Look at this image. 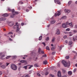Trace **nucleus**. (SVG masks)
Returning <instances> with one entry per match:
<instances>
[{"instance_id": "nucleus-5", "label": "nucleus", "mask_w": 77, "mask_h": 77, "mask_svg": "<svg viewBox=\"0 0 77 77\" xmlns=\"http://www.w3.org/2000/svg\"><path fill=\"white\" fill-rule=\"evenodd\" d=\"M62 27L64 29H65L67 27V25L65 23H63L62 25Z\"/></svg>"}, {"instance_id": "nucleus-2", "label": "nucleus", "mask_w": 77, "mask_h": 77, "mask_svg": "<svg viewBox=\"0 0 77 77\" xmlns=\"http://www.w3.org/2000/svg\"><path fill=\"white\" fill-rule=\"evenodd\" d=\"M15 24L16 25H14L13 27V28L14 29H17L16 32H18V31H19V30H20V28H19V26L18 25V23H16Z\"/></svg>"}, {"instance_id": "nucleus-31", "label": "nucleus", "mask_w": 77, "mask_h": 77, "mask_svg": "<svg viewBox=\"0 0 77 77\" xmlns=\"http://www.w3.org/2000/svg\"><path fill=\"white\" fill-rule=\"evenodd\" d=\"M62 71L63 73H65L66 72V70L64 69H62Z\"/></svg>"}, {"instance_id": "nucleus-55", "label": "nucleus", "mask_w": 77, "mask_h": 77, "mask_svg": "<svg viewBox=\"0 0 77 77\" xmlns=\"http://www.w3.org/2000/svg\"><path fill=\"white\" fill-rule=\"evenodd\" d=\"M52 55H54V54H55V52H52Z\"/></svg>"}, {"instance_id": "nucleus-61", "label": "nucleus", "mask_w": 77, "mask_h": 77, "mask_svg": "<svg viewBox=\"0 0 77 77\" xmlns=\"http://www.w3.org/2000/svg\"><path fill=\"white\" fill-rule=\"evenodd\" d=\"M25 77H29V75H27L25 76Z\"/></svg>"}, {"instance_id": "nucleus-28", "label": "nucleus", "mask_w": 77, "mask_h": 77, "mask_svg": "<svg viewBox=\"0 0 77 77\" xmlns=\"http://www.w3.org/2000/svg\"><path fill=\"white\" fill-rule=\"evenodd\" d=\"M69 44L70 45H71V44H72V41H70L69 42Z\"/></svg>"}, {"instance_id": "nucleus-25", "label": "nucleus", "mask_w": 77, "mask_h": 77, "mask_svg": "<svg viewBox=\"0 0 77 77\" xmlns=\"http://www.w3.org/2000/svg\"><path fill=\"white\" fill-rule=\"evenodd\" d=\"M68 74L69 75H71V74H72V72L71 71L68 72Z\"/></svg>"}, {"instance_id": "nucleus-39", "label": "nucleus", "mask_w": 77, "mask_h": 77, "mask_svg": "<svg viewBox=\"0 0 77 77\" xmlns=\"http://www.w3.org/2000/svg\"><path fill=\"white\" fill-rule=\"evenodd\" d=\"M50 77H54V75H53L52 74H50Z\"/></svg>"}, {"instance_id": "nucleus-26", "label": "nucleus", "mask_w": 77, "mask_h": 77, "mask_svg": "<svg viewBox=\"0 0 77 77\" xmlns=\"http://www.w3.org/2000/svg\"><path fill=\"white\" fill-rule=\"evenodd\" d=\"M55 48H56V47L54 46L51 48V50H55Z\"/></svg>"}, {"instance_id": "nucleus-58", "label": "nucleus", "mask_w": 77, "mask_h": 77, "mask_svg": "<svg viewBox=\"0 0 77 77\" xmlns=\"http://www.w3.org/2000/svg\"><path fill=\"white\" fill-rule=\"evenodd\" d=\"M24 57H27V55H24Z\"/></svg>"}, {"instance_id": "nucleus-19", "label": "nucleus", "mask_w": 77, "mask_h": 77, "mask_svg": "<svg viewBox=\"0 0 77 77\" xmlns=\"http://www.w3.org/2000/svg\"><path fill=\"white\" fill-rule=\"evenodd\" d=\"M15 16V14H12L11 15V18H14Z\"/></svg>"}, {"instance_id": "nucleus-48", "label": "nucleus", "mask_w": 77, "mask_h": 77, "mask_svg": "<svg viewBox=\"0 0 77 77\" xmlns=\"http://www.w3.org/2000/svg\"><path fill=\"white\" fill-rule=\"evenodd\" d=\"M41 53H42V54H45L44 52L43 51H41Z\"/></svg>"}, {"instance_id": "nucleus-63", "label": "nucleus", "mask_w": 77, "mask_h": 77, "mask_svg": "<svg viewBox=\"0 0 77 77\" xmlns=\"http://www.w3.org/2000/svg\"><path fill=\"white\" fill-rule=\"evenodd\" d=\"M2 74V72L1 71H0V75H1Z\"/></svg>"}, {"instance_id": "nucleus-1", "label": "nucleus", "mask_w": 77, "mask_h": 77, "mask_svg": "<svg viewBox=\"0 0 77 77\" xmlns=\"http://www.w3.org/2000/svg\"><path fill=\"white\" fill-rule=\"evenodd\" d=\"M62 63L65 67L68 66H69L70 65V62H69L67 63L66 61L63 60L62 61Z\"/></svg>"}, {"instance_id": "nucleus-18", "label": "nucleus", "mask_w": 77, "mask_h": 77, "mask_svg": "<svg viewBox=\"0 0 77 77\" xmlns=\"http://www.w3.org/2000/svg\"><path fill=\"white\" fill-rule=\"evenodd\" d=\"M43 64L44 65H45L46 64H47V60H45L43 62Z\"/></svg>"}, {"instance_id": "nucleus-60", "label": "nucleus", "mask_w": 77, "mask_h": 77, "mask_svg": "<svg viewBox=\"0 0 77 77\" xmlns=\"http://www.w3.org/2000/svg\"><path fill=\"white\" fill-rule=\"evenodd\" d=\"M65 42H66V44H68V41H67V40H66L65 41Z\"/></svg>"}, {"instance_id": "nucleus-49", "label": "nucleus", "mask_w": 77, "mask_h": 77, "mask_svg": "<svg viewBox=\"0 0 77 77\" xmlns=\"http://www.w3.org/2000/svg\"><path fill=\"white\" fill-rule=\"evenodd\" d=\"M70 29L69 28H67L66 29V31H69Z\"/></svg>"}, {"instance_id": "nucleus-10", "label": "nucleus", "mask_w": 77, "mask_h": 77, "mask_svg": "<svg viewBox=\"0 0 77 77\" xmlns=\"http://www.w3.org/2000/svg\"><path fill=\"white\" fill-rule=\"evenodd\" d=\"M56 34L57 35H60V31H59V29H57Z\"/></svg>"}, {"instance_id": "nucleus-13", "label": "nucleus", "mask_w": 77, "mask_h": 77, "mask_svg": "<svg viewBox=\"0 0 77 77\" xmlns=\"http://www.w3.org/2000/svg\"><path fill=\"white\" fill-rule=\"evenodd\" d=\"M56 23V21L55 20H53L51 21L50 23L51 24H54V23Z\"/></svg>"}, {"instance_id": "nucleus-37", "label": "nucleus", "mask_w": 77, "mask_h": 77, "mask_svg": "<svg viewBox=\"0 0 77 77\" xmlns=\"http://www.w3.org/2000/svg\"><path fill=\"white\" fill-rule=\"evenodd\" d=\"M63 38L64 39H66V38H67V36L66 35H64L63 36Z\"/></svg>"}, {"instance_id": "nucleus-52", "label": "nucleus", "mask_w": 77, "mask_h": 77, "mask_svg": "<svg viewBox=\"0 0 77 77\" xmlns=\"http://www.w3.org/2000/svg\"><path fill=\"white\" fill-rule=\"evenodd\" d=\"M66 24L67 25H67H69V23L68 22H67L66 23Z\"/></svg>"}, {"instance_id": "nucleus-57", "label": "nucleus", "mask_w": 77, "mask_h": 77, "mask_svg": "<svg viewBox=\"0 0 77 77\" xmlns=\"http://www.w3.org/2000/svg\"><path fill=\"white\" fill-rule=\"evenodd\" d=\"M14 13L15 14H18V12H15Z\"/></svg>"}, {"instance_id": "nucleus-64", "label": "nucleus", "mask_w": 77, "mask_h": 77, "mask_svg": "<svg viewBox=\"0 0 77 77\" xmlns=\"http://www.w3.org/2000/svg\"><path fill=\"white\" fill-rule=\"evenodd\" d=\"M75 39L76 40H77V36L75 37Z\"/></svg>"}, {"instance_id": "nucleus-59", "label": "nucleus", "mask_w": 77, "mask_h": 77, "mask_svg": "<svg viewBox=\"0 0 77 77\" xmlns=\"http://www.w3.org/2000/svg\"><path fill=\"white\" fill-rule=\"evenodd\" d=\"M24 23H21V26H24Z\"/></svg>"}, {"instance_id": "nucleus-21", "label": "nucleus", "mask_w": 77, "mask_h": 77, "mask_svg": "<svg viewBox=\"0 0 77 77\" xmlns=\"http://www.w3.org/2000/svg\"><path fill=\"white\" fill-rule=\"evenodd\" d=\"M9 25L10 26H12L14 25V24H13L12 22H10L9 23Z\"/></svg>"}, {"instance_id": "nucleus-33", "label": "nucleus", "mask_w": 77, "mask_h": 77, "mask_svg": "<svg viewBox=\"0 0 77 77\" xmlns=\"http://www.w3.org/2000/svg\"><path fill=\"white\" fill-rule=\"evenodd\" d=\"M8 34H9V35H13V33L12 32H9Z\"/></svg>"}, {"instance_id": "nucleus-17", "label": "nucleus", "mask_w": 77, "mask_h": 77, "mask_svg": "<svg viewBox=\"0 0 77 77\" xmlns=\"http://www.w3.org/2000/svg\"><path fill=\"white\" fill-rule=\"evenodd\" d=\"M69 36H72V35H73V33L71 32H69Z\"/></svg>"}, {"instance_id": "nucleus-43", "label": "nucleus", "mask_w": 77, "mask_h": 77, "mask_svg": "<svg viewBox=\"0 0 77 77\" xmlns=\"http://www.w3.org/2000/svg\"><path fill=\"white\" fill-rule=\"evenodd\" d=\"M9 64H10V63H6V66H7L8 65H9Z\"/></svg>"}, {"instance_id": "nucleus-44", "label": "nucleus", "mask_w": 77, "mask_h": 77, "mask_svg": "<svg viewBox=\"0 0 77 77\" xmlns=\"http://www.w3.org/2000/svg\"><path fill=\"white\" fill-rule=\"evenodd\" d=\"M24 68L25 69H27V66H24Z\"/></svg>"}, {"instance_id": "nucleus-4", "label": "nucleus", "mask_w": 77, "mask_h": 77, "mask_svg": "<svg viewBox=\"0 0 77 77\" xmlns=\"http://www.w3.org/2000/svg\"><path fill=\"white\" fill-rule=\"evenodd\" d=\"M7 11H9V12H12V13H14L15 12V10L14 9L11 10L10 8H8V9L7 10Z\"/></svg>"}, {"instance_id": "nucleus-53", "label": "nucleus", "mask_w": 77, "mask_h": 77, "mask_svg": "<svg viewBox=\"0 0 77 77\" xmlns=\"http://www.w3.org/2000/svg\"><path fill=\"white\" fill-rule=\"evenodd\" d=\"M73 32H74V33H77V30H74V31H73Z\"/></svg>"}, {"instance_id": "nucleus-34", "label": "nucleus", "mask_w": 77, "mask_h": 77, "mask_svg": "<svg viewBox=\"0 0 77 77\" xmlns=\"http://www.w3.org/2000/svg\"><path fill=\"white\" fill-rule=\"evenodd\" d=\"M17 57V56H13V59H16Z\"/></svg>"}, {"instance_id": "nucleus-46", "label": "nucleus", "mask_w": 77, "mask_h": 77, "mask_svg": "<svg viewBox=\"0 0 77 77\" xmlns=\"http://www.w3.org/2000/svg\"><path fill=\"white\" fill-rule=\"evenodd\" d=\"M33 66L32 65H31L30 66L29 68V69H30L32 67H33Z\"/></svg>"}, {"instance_id": "nucleus-50", "label": "nucleus", "mask_w": 77, "mask_h": 77, "mask_svg": "<svg viewBox=\"0 0 77 77\" xmlns=\"http://www.w3.org/2000/svg\"><path fill=\"white\" fill-rule=\"evenodd\" d=\"M57 65L58 66H59V67L60 66V63H57Z\"/></svg>"}, {"instance_id": "nucleus-27", "label": "nucleus", "mask_w": 77, "mask_h": 77, "mask_svg": "<svg viewBox=\"0 0 77 77\" xmlns=\"http://www.w3.org/2000/svg\"><path fill=\"white\" fill-rule=\"evenodd\" d=\"M41 48H39L38 49V53H39V54H40V52H41Z\"/></svg>"}, {"instance_id": "nucleus-47", "label": "nucleus", "mask_w": 77, "mask_h": 77, "mask_svg": "<svg viewBox=\"0 0 77 77\" xmlns=\"http://www.w3.org/2000/svg\"><path fill=\"white\" fill-rule=\"evenodd\" d=\"M74 28L75 29H77V25H75Z\"/></svg>"}, {"instance_id": "nucleus-32", "label": "nucleus", "mask_w": 77, "mask_h": 77, "mask_svg": "<svg viewBox=\"0 0 77 77\" xmlns=\"http://www.w3.org/2000/svg\"><path fill=\"white\" fill-rule=\"evenodd\" d=\"M46 50H49V51L50 50V48L48 46H47L46 48Z\"/></svg>"}, {"instance_id": "nucleus-35", "label": "nucleus", "mask_w": 77, "mask_h": 77, "mask_svg": "<svg viewBox=\"0 0 77 77\" xmlns=\"http://www.w3.org/2000/svg\"><path fill=\"white\" fill-rule=\"evenodd\" d=\"M48 74H49L48 72H46L45 73V75H48Z\"/></svg>"}, {"instance_id": "nucleus-15", "label": "nucleus", "mask_w": 77, "mask_h": 77, "mask_svg": "<svg viewBox=\"0 0 77 77\" xmlns=\"http://www.w3.org/2000/svg\"><path fill=\"white\" fill-rule=\"evenodd\" d=\"M21 63H27V61L25 60H22L20 61Z\"/></svg>"}, {"instance_id": "nucleus-7", "label": "nucleus", "mask_w": 77, "mask_h": 77, "mask_svg": "<svg viewBox=\"0 0 77 77\" xmlns=\"http://www.w3.org/2000/svg\"><path fill=\"white\" fill-rule=\"evenodd\" d=\"M64 12L65 13H69L71 12V10L68 9H65L64 10Z\"/></svg>"}, {"instance_id": "nucleus-42", "label": "nucleus", "mask_w": 77, "mask_h": 77, "mask_svg": "<svg viewBox=\"0 0 77 77\" xmlns=\"http://www.w3.org/2000/svg\"><path fill=\"white\" fill-rule=\"evenodd\" d=\"M34 66H36V67H38V65L36 64H35L34 65Z\"/></svg>"}, {"instance_id": "nucleus-11", "label": "nucleus", "mask_w": 77, "mask_h": 77, "mask_svg": "<svg viewBox=\"0 0 77 77\" xmlns=\"http://www.w3.org/2000/svg\"><path fill=\"white\" fill-rule=\"evenodd\" d=\"M69 25L70 26H71V27H74V25H72V23L71 22L69 23Z\"/></svg>"}, {"instance_id": "nucleus-56", "label": "nucleus", "mask_w": 77, "mask_h": 77, "mask_svg": "<svg viewBox=\"0 0 77 77\" xmlns=\"http://www.w3.org/2000/svg\"><path fill=\"white\" fill-rule=\"evenodd\" d=\"M42 44H43V45H44V46H45V43L44 42L42 43Z\"/></svg>"}, {"instance_id": "nucleus-6", "label": "nucleus", "mask_w": 77, "mask_h": 77, "mask_svg": "<svg viewBox=\"0 0 77 77\" xmlns=\"http://www.w3.org/2000/svg\"><path fill=\"white\" fill-rule=\"evenodd\" d=\"M60 15V12L57 11L55 14V17H56L57 15L59 16Z\"/></svg>"}, {"instance_id": "nucleus-54", "label": "nucleus", "mask_w": 77, "mask_h": 77, "mask_svg": "<svg viewBox=\"0 0 77 77\" xmlns=\"http://www.w3.org/2000/svg\"><path fill=\"white\" fill-rule=\"evenodd\" d=\"M9 40H10V41H12L13 40H12V38H9Z\"/></svg>"}, {"instance_id": "nucleus-38", "label": "nucleus", "mask_w": 77, "mask_h": 77, "mask_svg": "<svg viewBox=\"0 0 77 77\" xmlns=\"http://www.w3.org/2000/svg\"><path fill=\"white\" fill-rule=\"evenodd\" d=\"M62 46H60L59 48V50H62Z\"/></svg>"}, {"instance_id": "nucleus-29", "label": "nucleus", "mask_w": 77, "mask_h": 77, "mask_svg": "<svg viewBox=\"0 0 77 77\" xmlns=\"http://www.w3.org/2000/svg\"><path fill=\"white\" fill-rule=\"evenodd\" d=\"M11 57V56H8L6 57V59H9Z\"/></svg>"}, {"instance_id": "nucleus-16", "label": "nucleus", "mask_w": 77, "mask_h": 77, "mask_svg": "<svg viewBox=\"0 0 77 77\" xmlns=\"http://www.w3.org/2000/svg\"><path fill=\"white\" fill-rule=\"evenodd\" d=\"M1 67L2 68L4 69V68H5L6 67V66L5 65H2L1 66Z\"/></svg>"}, {"instance_id": "nucleus-36", "label": "nucleus", "mask_w": 77, "mask_h": 77, "mask_svg": "<svg viewBox=\"0 0 77 77\" xmlns=\"http://www.w3.org/2000/svg\"><path fill=\"white\" fill-rule=\"evenodd\" d=\"M66 58L68 59L69 58V56H66Z\"/></svg>"}, {"instance_id": "nucleus-8", "label": "nucleus", "mask_w": 77, "mask_h": 77, "mask_svg": "<svg viewBox=\"0 0 77 77\" xmlns=\"http://www.w3.org/2000/svg\"><path fill=\"white\" fill-rule=\"evenodd\" d=\"M57 75L58 77H61L62 75H61V73H60V71H59L58 72Z\"/></svg>"}, {"instance_id": "nucleus-12", "label": "nucleus", "mask_w": 77, "mask_h": 77, "mask_svg": "<svg viewBox=\"0 0 77 77\" xmlns=\"http://www.w3.org/2000/svg\"><path fill=\"white\" fill-rule=\"evenodd\" d=\"M6 20V18L5 17H1L0 18V21H5Z\"/></svg>"}, {"instance_id": "nucleus-14", "label": "nucleus", "mask_w": 77, "mask_h": 77, "mask_svg": "<svg viewBox=\"0 0 77 77\" xmlns=\"http://www.w3.org/2000/svg\"><path fill=\"white\" fill-rule=\"evenodd\" d=\"M8 16H9V14H8L6 13L2 15L3 17H8Z\"/></svg>"}, {"instance_id": "nucleus-3", "label": "nucleus", "mask_w": 77, "mask_h": 77, "mask_svg": "<svg viewBox=\"0 0 77 77\" xmlns=\"http://www.w3.org/2000/svg\"><path fill=\"white\" fill-rule=\"evenodd\" d=\"M11 69L13 70H17V66L14 64H12L11 65Z\"/></svg>"}, {"instance_id": "nucleus-20", "label": "nucleus", "mask_w": 77, "mask_h": 77, "mask_svg": "<svg viewBox=\"0 0 77 77\" xmlns=\"http://www.w3.org/2000/svg\"><path fill=\"white\" fill-rule=\"evenodd\" d=\"M5 57V55H2V56L1 57V59H2V60H4L5 58H2V57Z\"/></svg>"}, {"instance_id": "nucleus-24", "label": "nucleus", "mask_w": 77, "mask_h": 77, "mask_svg": "<svg viewBox=\"0 0 77 77\" xmlns=\"http://www.w3.org/2000/svg\"><path fill=\"white\" fill-rule=\"evenodd\" d=\"M72 1H70L69 2H68V5H69H69H71V3H72Z\"/></svg>"}, {"instance_id": "nucleus-40", "label": "nucleus", "mask_w": 77, "mask_h": 77, "mask_svg": "<svg viewBox=\"0 0 77 77\" xmlns=\"http://www.w3.org/2000/svg\"><path fill=\"white\" fill-rule=\"evenodd\" d=\"M46 56H47V55L45 54L42 56V57H46Z\"/></svg>"}, {"instance_id": "nucleus-41", "label": "nucleus", "mask_w": 77, "mask_h": 77, "mask_svg": "<svg viewBox=\"0 0 77 77\" xmlns=\"http://www.w3.org/2000/svg\"><path fill=\"white\" fill-rule=\"evenodd\" d=\"M49 37H47L46 38V41H48V40H49Z\"/></svg>"}, {"instance_id": "nucleus-62", "label": "nucleus", "mask_w": 77, "mask_h": 77, "mask_svg": "<svg viewBox=\"0 0 77 77\" xmlns=\"http://www.w3.org/2000/svg\"><path fill=\"white\" fill-rule=\"evenodd\" d=\"M62 77H67L66 76V75H63L62 76Z\"/></svg>"}, {"instance_id": "nucleus-51", "label": "nucleus", "mask_w": 77, "mask_h": 77, "mask_svg": "<svg viewBox=\"0 0 77 77\" xmlns=\"http://www.w3.org/2000/svg\"><path fill=\"white\" fill-rule=\"evenodd\" d=\"M37 75H38V76H41V75H40V74H39V73H37Z\"/></svg>"}, {"instance_id": "nucleus-9", "label": "nucleus", "mask_w": 77, "mask_h": 77, "mask_svg": "<svg viewBox=\"0 0 77 77\" xmlns=\"http://www.w3.org/2000/svg\"><path fill=\"white\" fill-rule=\"evenodd\" d=\"M54 2L55 3H57L58 5H60V0H54Z\"/></svg>"}, {"instance_id": "nucleus-30", "label": "nucleus", "mask_w": 77, "mask_h": 77, "mask_svg": "<svg viewBox=\"0 0 77 77\" xmlns=\"http://www.w3.org/2000/svg\"><path fill=\"white\" fill-rule=\"evenodd\" d=\"M52 42H54V37H53L52 39Z\"/></svg>"}, {"instance_id": "nucleus-45", "label": "nucleus", "mask_w": 77, "mask_h": 77, "mask_svg": "<svg viewBox=\"0 0 77 77\" xmlns=\"http://www.w3.org/2000/svg\"><path fill=\"white\" fill-rule=\"evenodd\" d=\"M76 69H75L73 70V72H76Z\"/></svg>"}, {"instance_id": "nucleus-23", "label": "nucleus", "mask_w": 77, "mask_h": 77, "mask_svg": "<svg viewBox=\"0 0 77 77\" xmlns=\"http://www.w3.org/2000/svg\"><path fill=\"white\" fill-rule=\"evenodd\" d=\"M42 35H41L38 38V40H39V41H41V40L42 39Z\"/></svg>"}, {"instance_id": "nucleus-22", "label": "nucleus", "mask_w": 77, "mask_h": 77, "mask_svg": "<svg viewBox=\"0 0 77 77\" xmlns=\"http://www.w3.org/2000/svg\"><path fill=\"white\" fill-rule=\"evenodd\" d=\"M66 18V16H63L61 17V19H65Z\"/></svg>"}]
</instances>
